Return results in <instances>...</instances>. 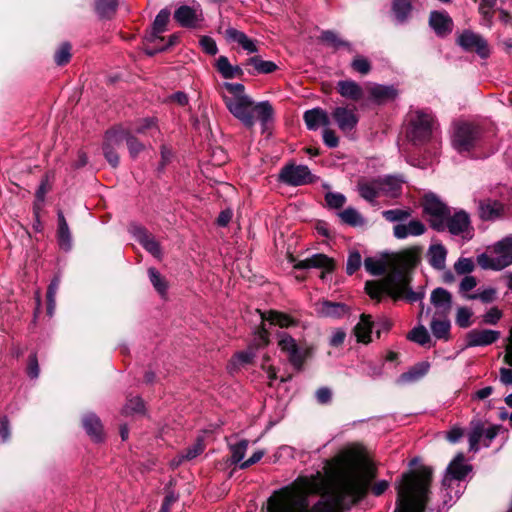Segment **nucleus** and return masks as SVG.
I'll list each match as a JSON object with an SVG mask.
<instances>
[{
    "instance_id": "1",
    "label": "nucleus",
    "mask_w": 512,
    "mask_h": 512,
    "mask_svg": "<svg viewBox=\"0 0 512 512\" xmlns=\"http://www.w3.org/2000/svg\"><path fill=\"white\" fill-rule=\"evenodd\" d=\"M325 472L299 476L268 499L267 512H336L346 498H361L369 483L358 463L340 458L326 461Z\"/></svg>"
},
{
    "instance_id": "2",
    "label": "nucleus",
    "mask_w": 512,
    "mask_h": 512,
    "mask_svg": "<svg viewBox=\"0 0 512 512\" xmlns=\"http://www.w3.org/2000/svg\"><path fill=\"white\" fill-rule=\"evenodd\" d=\"M422 248L410 247L396 253L388 254L384 259L367 257L364 267L373 276L384 277L378 281H367L365 290L367 294L379 300L386 293L394 300L403 299L409 303L421 302L425 296L422 287L414 291L410 287L411 271L421 261Z\"/></svg>"
},
{
    "instance_id": "3",
    "label": "nucleus",
    "mask_w": 512,
    "mask_h": 512,
    "mask_svg": "<svg viewBox=\"0 0 512 512\" xmlns=\"http://www.w3.org/2000/svg\"><path fill=\"white\" fill-rule=\"evenodd\" d=\"M222 98L228 111L238 119L246 128H252L256 121L265 126L273 117V108L268 101L255 103L245 93V87L241 83L225 82Z\"/></svg>"
},
{
    "instance_id": "4",
    "label": "nucleus",
    "mask_w": 512,
    "mask_h": 512,
    "mask_svg": "<svg viewBox=\"0 0 512 512\" xmlns=\"http://www.w3.org/2000/svg\"><path fill=\"white\" fill-rule=\"evenodd\" d=\"M432 471L424 467L419 472L406 473L397 486L394 512H424Z\"/></svg>"
},
{
    "instance_id": "5",
    "label": "nucleus",
    "mask_w": 512,
    "mask_h": 512,
    "mask_svg": "<svg viewBox=\"0 0 512 512\" xmlns=\"http://www.w3.org/2000/svg\"><path fill=\"white\" fill-rule=\"evenodd\" d=\"M482 137L481 129L466 121H458L453 124L451 133V145L458 153L463 154L475 149Z\"/></svg>"
},
{
    "instance_id": "6",
    "label": "nucleus",
    "mask_w": 512,
    "mask_h": 512,
    "mask_svg": "<svg viewBox=\"0 0 512 512\" xmlns=\"http://www.w3.org/2000/svg\"><path fill=\"white\" fill-rule=\"evenodd\" d=\"M477 263L483 269L502 270L512 264V235L498 241L491 255L481 254Z\"/></svg>"
},
{
    "instance_id": "7",
    "label": "nucleus",
    "mask_w": 512,
    "mask_h": 512,
    "mask_svg": "<svg viewBox=\"0 0 512 512\" xmlns=\"http://www.w3.org/2000/svg\"><path fill=\"white\" fill-rule=\"evenodd\" d=\"M422 207L430 226L438 232L444 231L445 219L450 214V208L434 193L424 195Z\"/></svg>"
},
{
    "instance_id": "8",
    "label": "nucleus",
    "mask_w": 512,
    "mask_h": 512,
    "mask_svg": "<svg viewBox=\"0 0 512 512\" xmlns=\"http://www.w3.org/2000/svg\"><path fill=\"white\" fill-rule=\"evenodd\" d=\"M434 117L427 111H416L410 121L408 137L414 145H422L432 138Z\"/></svg>"
},
{
    "instance_id": "9",
    "label": "nucleus",
    "mask_w": 512,
    "mask_h": 512,
    "mask_svg": "<svg viewBox=\"0 0 512 512\" xmlns=\"http://www.w3.org/2000/svg\"><path fill=\"white\" fill-rule=\"evenodd\" d=\"M445 230H448L453 236L460 237L464 242L471 240L474 236V228L471 225L470 217L464 210L455 211L447 216Z\"/></svg>"
},
{
    "instance_id": "10",
    "label": "nucleus",
    "mask_w": 512,
    "mask_h": 512,
    "mask_svg": "<svg viewBox=\"0 0 512 512\" xmlns=\"http://www.w3.org/2000/svg\"><path fill=\"white\" fill-rule=\"evenodd\" d=\"M279 179L290 186H301L313 183L315 177L306 165L289 164L281 169Z\"/></svg>"
},
{
    "instance_id": "11",
    "label": "nucleus",
    "mask_w": 512,
    "mask_h": 512,
    "mask_svg": "<svg viewBox=\"0 0 512 512\" xmlns=\"http://www.w3.org/2000/svg\"><path fill=\"white\" fill-rule=\"evenodd\" d=\"M278 338V345L281 351L286 353L290 364L296 370H301L305 361V352L298 347L295 339L289 334L280 333Z\"/></svg>"
},
{
    "instance_id": "12",
    "label": "nucleus",
    "mask_w": 512,
    "mask_h": 512,
    "mask_svg": "<svg viewBox=\"0 0 512 512\" xmlns=\"http://www.w3.org/2000/svg\"><path fill=\"white\" fill-rule=\"evenodd\" d=\"M457 43L465 51L476 52L481 58L489 56L487 41L480 35L470 30H465L457 39Z\"/></svg>"
},
{
    "instance_id": "13",
    "label": "nucleus",
    "mask_w": 512,
    "mask_h": 512,
    "mask_svg": "<svg viewBox=\"0 0 512 512\" xmlns=\"http://www.w3.org/2000/svg\"><path fill=\"white\" fill-rule=\"evenodd\" d=\"M337 92L346 100L365 104L366 85L362 86L354 80H340L336 86Z\"/></svg>"
},
{
    "instance_id": "14",
    "label": "nucleus",
    "mask_w": 512,
    "mask_h": 512,
    "mask_svg": "<svg viewBox=\"0 0 512 512\" xmlns=\"http://www.w3.org/2000/svg\"><path fill=\"white\" fill-rule=\"evenodd\" d=\"M332 117L338 128L344 133L353 131L359 122L355 109L344 106L336 107L332 111Z\"/></svg>"
},
{
    "instance_id": "15",
    "label": "nucleus",
    "mask_w": 512,
    "mask_h": 512,
    "mask_svg": "<svg viewBox=\"0 0 512 512\" xmlns=\"http://www.w3.org/2000/svg\"><path fill=\"white\" fill-rule=\"evenodd\" d=\"M471 469V466L465 463L464 455L457 454L447 467V473L442 482L443 486H450L454 480H463Z\"/></svg>"
},
{
    "instance_id": "16",
    "label": "nucleus",
    "mask_w": 512,
    "mask_h": 512,
    "mask_svg": "<svg viewBox=\"0 0 512 512\" xmlns=\"http://www.w3.org/2000/svg\"><path fill=\"white\" fill-rule=\"evenodd\" d=\"M500 338V332L490 329H473L467 333L466 346L478 347L488 346Z\"/></svg>"
},
{
    "instance_id": "17",
    "label": "nucleus",
    "mask_w": 512,
    "mask_h": 512,
    "mask_svg": "<svg viewBox=\"0 0 512 512\" xmlns=\"http://www.w3.org/2000/svg\"><path fill=\"white\" fill-rule=\"evenodd\" d=\"M397 95V91L393 86H385L376 83L366 84V102L373 101L376 103H384L393 100Z\"/></svg>"
},
{
    "instance_id": "18",
    "label": "nucleus",
    "mask_w": 512,
    "mask_h": 512,
    "mask_svg": "<svg viewBox=\"0 0 512 512\" xmlns=\"http://www.w3.org/2000/svg\"><path fill=\"white\" fill-rule=\"evenodd\" d=\"M427 231L425 224L418 220L412 219L408 223H398L393 227V236L396 239H406L408 237H417L423 235Z\"/></svg>"
},
{
    "instance_id": "19",
    "label": "nucleus",
    "mask_w": 512,
    "mask_h": 512,
    "mask_svg": "<svg viewBox=\"0 0 512 512\" xmlns=\"http://www.w3.org/2000/svg\"><path fill=\"white\" fill-rule=\"evenodd\" d=\"M380 195L388 198H398L402 194V186L405 182L400 176L387 175L378 177Z\"/></svg>"
},
{
    "instance_id": "20",
    "label": "nucleus",
    "mask_w": 512,
    "mask_h": 512,
    "mask_svg": "<svg viewBox=\"0 0 512 512\" xmlns=\"http://www.w3.org/2000/svg\"><path fill=\"white\" fill-rule=\"evenodd\" d=\"M295 269H310L320 268L324 271L321 274V278L325 277V272H331L334 268L333 261L324 254H314L304 260L298 261L294 264Z\"/></svg>"
},
{
    "instance_id": "21",
    "label": "nucleus",
    "mask_w": 512,
    "mask_h": 512,
    "mask_svg": "<svg viewBox=\"0 0 512 512\" xmlns=\"http://www.w3.org/2000/svg\"><path fill=\"white\" fill-rule=\"evenodd\" d=\"M131 233L135 239L154 257L161 256V248L156 239L145 228L141 226H133Z\"/></svg>"
},
{
    "instance_id": "22",
    "label": "nucleus",
    "mask_w": 512,
    "mask_h": 512,
    "mask_svg": "<svg viewBox=\"0 0 512 512\" xmlns=\"http://www.w3.org/2000/svg\"><path fill=\"white\" fill-rule=\"evenodd\" d=\"M448 250L441 243L431 244L427 250V261L429 265L438 271H442L446 268V258Z\"/></svg>"
},
{
    "instance_id": "23",
    "label": "nucleus",
    "mask_w": 512,
    "mask_h": 512,
    "mask_svg": "<svg viewBox=\"0 0 512 512\" xmlns=\"http://www.w3.org/2000/svg\"><path fill=\"white\" fill-rule=\"evenodd\" d=\"M429 24L438 36H445L452 31L453 21L446 12L432 11Z\"/></svg>"
},
{
    "instance_id": "24",
    "label": "nucleus",
    "mask_w": 512,
    "mask_h": 512,
    "mask_svg": "<svg viewBox=\"0 0 512 512\" xmlns=\"http://www.w3.org/2000/svg\"><path fill=\"white\" fill-rule=\"evenodd\" d=\"M225 39L229 43H237L248 53L258 52L256 42L249 38L244 32L229 27L225 30Z\"/></svg>"
},
{
    "instance_id": "25",
    "label": "nucleus",
    "mask_w": 512,
    "mask_h": 512,
    "mask_svg": "<svg viewBox=\"0 0 512 512\" xmlns=\"http://www.w3.org/2000/svg\"><path fill=\"white\" fill-rule=\"evenodd\" d=\"M201 13L194 7L187 5L180 6L174 13L175 20L182 26L192 28L197 25L200 20Z\"/></svg>"
},
{
    "instance_id": "26",
    "label": "nucleus",
    "mask_w": 512,
    "mask_h": 512,
    "mask_svg": "<svg viewBox=\"0 0 512 512\" xmlns=\"http://www.w3.org/2000/svg\"><path fill=\"white\" fill-rule=\"evenodd\" d=\"M478 212L482 220L493 221L501 216L503 205L497 200H482L479 202Z\"/></svg>"
},
{
    "instance_id": "27",
    "label": "nucleus",
    "mask_w": 512,
    "mask_h": 512,
    "mask_svg": "<svg viewBox=\"0 0 512 512\" xmlns=\"http://www.w3.org/2000/svg\"><path fill=\"white\" fill-rule=\"evenodd\" d=\"M431 303L437 313L446 315L452 307V295L444 288H436L431 293Z\"/></svg>"
},
{
    "instance_id": "28",
    "label": "nucleus",
    "mask_w": 512,
    "mask_h": 512,
    "mask_svg": "<svg viewBox=\"0 0 512 512\" xmlns=\"http://www.w3.org/2000/svg\"><path fill=\"white\" fill-rule=\"evenodd\" d=\"M303 118L309 130H317L320 126H328L330 124L328 113L321 108L307 110Z\"/></svg>"
},
{
    "instance_id": "29",
    "label": "nucleus",
    "mask_w": 512,
    "mask_h": 512,
    "mask_svg": "<svg viewBox=\"0 0 512 512\" xmlns=\"http://www.w3.org/2000/svg\"><path fill=\"white\" fill-rule=\"evenodd\" d=\"M374 329V322L371 320L370 315L362 314L360 321L354 328V335L357 342L367 344L371 342V334Z\"/></svg>"
},
{
    "instance_id": "30",
    "label": "nucleus",
    "mask_w": 512,
    "mask_h": 512,
    "mask_svg": "<svg viewBox=\"0 0 512 512\" xmlns=\"http://www.w3.org/2000/svg\"><path fill=\"white\" fill-rule=\"evenodd\" d=\"M58 229L57 240L60 248L64 251H69L72 248V235L68 223L62 211H58Z\"/></svg>"
},
{
    "instance_id": "31",
    "label": "nucleus",
    "mask_w": 512,
    "mask_h": 512,
    "mask_svg": "<svg viewBox=\"0 0 512 512\" xmlns=\"http://www.w3.org/2000/svg\"><path fill=\"white\" fill-rule=\"evenodd\" d=\"M357 191L359 195L366 201L373 203L380 195L378 179H361L357 183Z\"/></svg>"
},
{
    "instance_id": "32",
    "label": "nucleus",
    "mask_w": 512,
    "mask_h": 512,
    "mask_svg": "<svg viewBox=\"0 0 512 512\" xmlns=\"http://www.w3.org/2000/svg\"><path fill=\"white\" fill-rule=\"evenodd\" d=\"M83 427L86 433L94 440L101 441L103 439L102 424L94 413H87L82 419Z\"/></svg>"
},
{
    "instance_id": "33",
    "label": "nucleus",
    "mask_w": 512,
    "mask_h": 512,
    "mask_svg": "<svg viewBox=\"0 0 512 512\" xmlns=\"http://www.w3.org/2000/svg\"><path fill=\"white\" fill-rule=\"evenodd\" d=\"M128 128L123 126L114 127L105 134L103 146L117 150L127 140Z\"/></svg>"
},
{
    "instance_id": "34",
    "label": "nucleus",
    "mask_w": 512,
    "mask_h": 512,
    "mask_svg": "<svg viewBox=\"0 0 512 512\" xmlns=\"http://www.w3.org/2000/svg\"><path fill=\"white\" fill-rule=\"evenodd\" d=\"M317 311L325 317L340 318L348 312V307L339 302L323 301L318 304Z\"/></svg>"
},
{
    "instance_id": "35",
    "label": "nucleus",
    "mask_w": 512,
    "mask_h": 512,
    "mask_svg": "<svg viewBox=\"0 0 512 512\" xmlns=\"http://www.w3.org/2000/svg\"><path fill=\"white\" fill-rule=\"evenodd\" d=\"M427 362H421L411 368L408 372L402 373L396 380L397 384L404 385L421 379L429 370Z\"/></svg>"
},
{
    "instance_id": "36",
    "label": "nucleus",
    "mask_w": 512,
    "mask_h": 512,
    "mask_svg": "<svg viewBox=\"0 0 512 512\" xmlns=\"http://www.w3.org/2000/svg\"><path fill=\"white\" fill-rule=\"evenodd\" d=\"M170 18V11L168 9H162L156 16L153 22V32L150 36L149 41L156 44V42L163 41L164 39L160 36L166 30Z\"/></svg>"
},
{
    "instance_id": "37",
    "label": "nucleus",
    "mask_w": 512,
    "mask_h": 512,
    "mask_svg": "<svg viewBox=\"0 0 512 512\" xmlns=\"http://www.w3.org/2000/svg\"><path fill=\"white\" fill-rule=\"evenodd\" d=\"M412 11L410 0H394L392 3V12L398 23H404L409 18Z\"/></svg>"
},
{
    "instance_id": "38",
    "label": "nucleus",
    "mask_w": 512,
    "mask_h": 512,
    "mask_svg": "<svg viewBox=\"0 0 512 512\" xmlns=\"http://www.w3.org/2000/svg\"><path fill=\"white\" fill-rule=\"evenodd\" d=\"M497 0H481L479 3L478 11L481 15V25L491 27L494 17V7Z\"/></svg>"
},
{
    "instance_id": "39",
    "label": "nucleus",
    "mask_w": 512,
    "mask_h": 512,
    "mask_svg": "<svg viewBox=\"0 0 512 512\" xmlns=\"http://www.w3.org/2000/svg\"><path fill=\"white\" fill-rule=\"evenodd\" d=\"M483 437V424L480 421H472L470 432L468 434L469 450L477 452L479 450V442Z\"/></svg>"
},
{
    "instance_id": "40",
    "label": "nucleus",
    "mask_w": 512,
    "mask_h": 512,
    "mask_svg": "<svg viewBox=\"0 0 512 512\" xmlns=\"http://www.w3.org/2000/svg\"><path fill=\"white\" fill-rule=\"evenodd\" d=\"M412 215V210L410 208L406 209H390L384 210L382 212L383 218L392 223H403L405 220L409 219Z\"/></svg>"
},
{
    "instance_id": "41",
    "label": "nucleus",
    "mask_w": 512,
    "mask_h": 512,
    "mask_svg": "<svg viewBox=\"0 0 512 512\" xmlns=\"http://www.w3.org/2000/svg\"><path fill=\"white\" fill-rule=\"evenodd\" d=\"M261 319H266L271 324L279 325L282 328L290 327L296 324V321L291 316L278 311H270L267 317H264L262 314Z\"/></svg>"
},
{
    "instance_id": "42",
    "label": "nucleus",
    "mask_w": 512,
    "mask_h": 512,
    "mask_svg": "<svg viewBox=\"0 0 512 512\" xmlns=\"http://www.w3.org/2000/svg\"><path fill=\"white\" fill-rule=\"evenodd\" d=\"M254 357H255V352L252 347H249L245 351L238 352L235 354L233 359L230 361L229 369L232 371V370L238 369L240 366L249 364L252 362Z\"/></svg>"
},
{
    "instance_id": "43",
    "label": "nucleus",
    "mask_w": 512,
    "mask_h": 512,
    "mask_svg": "<svg viewBox=\"0 0 512 512\" xmlns=\"http://www.w3.org/2000/svg\"><path fill=\"white\" fill-rule=\"evenodd\" d=\"M338 215L341 218L342 222L353 227L361 226L365 222L362 215L352 207L346 208L345 210L341 211Z\"/></svg>"
},
{
    "instance_id": "44",
    "label": "nucleus",
    "mask_w": 512,
    "mask_h": 512,
    "mask_svg": "<svg viewBox=\"0 0 512 512\" xmlns=\"http://www.w3.org/2000/svg\"><path fill=\"white\" fill-rule=\"evenodd\" d=\"M248 440L242 439L237 443H229V448L231 451V462L234 464L242 463V460L245 457L247 448H248Z\"/></svg>"
},
{
    "instance_id": "45",
    "label": "nucleus",
    "mask_w": 512,
    "mask_h": 512,
    "mask_svg": "<svg viewBox=\"0 0 512 512\" xmlns=\"http://www.w3.org/2000/svg\"><path fill=\"white\" fill-rule=\"evenodd\" d=\"M247 64L252 65L259 74H269L277 69V65L274 62L262 60L257 56L249 58Z\"/></svg>"
},
{
    "instance_id": "46",
    "label": "nucleus",
    "mask_w": 512,
    "mask_h": 512,
    "mask_svg": "<svg viewBox=\"0 0 512 512\" xmlns=\"http://www.w3.org/2000/svg\"><path fill=\"white\" fill-rule=\"evenodd\" d=\"M431 330L436 338L446 339L450 330V322L446 319L434 318L431 322Z\"/></svg>"
},
{
    "instance_id": "47",
    "label": "nucleus",
    "mask_w": 512,
    "mask_h": 512,
    "mask_svg": "<svg viewBox=\"0 0 512 512\" xmlns=\"http://www.w3.org/2000/svg\"><path fill=\"white\" fill-rule=\"evenodd\" d=\"M148 276L156 291L160 295H164L167 290V283L161 274L155 268L151 267L148 269Z\"/></svg>"
},
{
    "instance_id": "48",
    "label": "nucleus",
    "mask_w": 512,
    "mask_h": 512,
    "mask_svg": "<svg viewBox=\"0 0 512 512\" xmlns=\"http://www.w3.org/2000/svg\"><path fill=\"white\" fill-rule=\"evenodd\" d=\"M497 291L495 288L488 287L483 290L478 289L477 292L468 295V300H480L482 303H492L496 299Z\"/></svg>"
},
{
    "instance_id": "49",
    "label": "nucleus",
    "mask_w": 512,
    "mask_h": 512,
    "mask_svg": "<svg viewBox=\"0 0 512 512\" xmlns=\"http://www.w3.org/2000/svg\"><path fill=\"white\" fill-rule=\"evenodd\" d=\"M118 0H96L95 7L101 17L110 16L116 11Z\"/></svg>"
},
{
    "instance_id": "50",
    "label": "nucleus",
    "mask_w": 512,
    "mask_h": 512,
    "mask_svg": "<svg viewBox=\"0 0 512 512\" xmlns=\"http://www.w3.org/2000/svg\"><path fill=\"white\" fill-rule=\"evenodd\" d=\"M408 338L422 346L430 342V335L424 326L415 327L410 331Z\"/></svg>"
},
{
    "instance_id": "51",
    "label": "nucleus",
    "mask_w": 512,
    "mask_h": 512,
    "mask_svg": "<svg viewBox=\"0 0 512 512\" xmlns=\"http://www.w3.org/2000/svg\"><path fill=\"white\" fill-rule=\"evenodd\" d=\"M475 268L474 261L471 258L460 257L454 264V270L459 275H467Z\"/></svg>"
},
{
    "instance_id": "52",
    "label": "nucleus",
    "mask_w": 512,
    "mask_h": 512,
    "mask_svg": "<svg viewBox=\"0 0 512 512\" xmlns=\"http://www.w3.org/2000/svg\"><path fill=\"white\" fill-rule=\"evenodd\" d=\"M126 144L131 157L135 158L144 149V145L133 135V131L128 128Z\"/></svg>"
},
{
    "instance_id": "53",
    "label": "nucleus",
    "mask_w": 512,
    "mask_h": 512,
    "mask_svg": "<svg viewBox=\"0 0 512 512\" xmlns=\"http://www.w3.org/2000/svg\"><path fill=\"white\" fill-rule=\"evenodd\" d=\"M351 67L361 75H367L371 70L370 62L363 56H356L351 62Z\"/></svg>"
},
{
    "instance_id": "54",
    "label": "nucleus",
    "mask_w": 512,
    "mask_h": 512,
    "mask_svg": "<svg viewBox=\"0 0 512 512\" xmlns=\"http://www.w3.org/2000/svg\"><path fill=\"white\" fill-rule=\"evenodd\" d=\"M71 46L69 43H63L55 52L54 59L57 65L63 66L67 64L71 58Z\"/></svg>"
},
{
    "instance_id": "55",
    "label": "nucleus",
    "mask_w": 512,
    "mask_h": 512,
    "mask_svg": "<svg viewBox=\"0 0 512 512\" xmlns=\"http://www.w3.org/2000/svg\"><path fill=\"white\" fill-rule=\"evenodd\" d=\"M362 257L358 251H351L349 253L347 264H346V272L349 275L354 274L361 266Z\"/></svg>"
},
{
    "instance_id": "56",
    "label": "nucleus",
    "mask_w": 512,
    "mask_h": 512,
    "mask_svg": "<svg viewBox=\"0 0 512 512\" xmlns=\"http://www.w3.org/2000/svg\"><path fill=\"white\" fill-rule=\"evenodd\" d=\"M144 409V403L140 397H132L128 399L126 405L123 407V413L126 415L132 413H141Z\"/></svg>"
},
{
    "instance_id": "57",
    "label": "nucleus",
    "mask_w": 512,
    "mask_h": 512,
    "mask_svg": "<svg viewBox=\"0 0 512 512\" xmlns=\"http://www.w3.org/2000/svg\"><path fill=\"white\" fill-rule=\"evenodd\" d=\"M476 286V278L471 275H466L459 284V293L467 299V296L470 295L469 292L472 291Z\"/></svg>"
},
{
    "instance_id": "58",
    "label": "nucleus",
    "mask_w": 512,
    "mask_h": 512,
    "mask_svg": "<svg viewBox=\"0 0 512 512\" xmlns=\"http://www.w3.org/2000/svg\"><path fill=\"white\" fill-rule=\"evenodd\" d=\"M148 130H158L156 120L154 118H144L139 120L132 131L138 134H144Z\"/></svg>"
},
{
    "instance_id": "59",
    "label": "nucleus",
    "mask_w": 512,
    "mask_h": 512,
    "mask_svg": "<svg viewBox=\"0 0 512 512\" xmlns=\"http://www.w3.org/2000/svg\"><path fill=\"white\" fill-rule=\"evenodd\" d=\"M325 200H326L327 205L330 208L338 209V208H341L345 204L346 197L341 193L328 192L325 195Z\"/></svg>"
},
{
    "instance_id": "60",
    "label": "nucleus",
    "mask_w": 512,
    "mask_h": 512,
    "mask_svg": "<svg viewBox=\"0 0 512 512\" xmlns=\"http://www.w3.org/2000/svg\"><path fill=\"white\" fill-rule=\"evenodd\" d=\"M321 40L325 43H327L328 45L334 47V48H339L341 46H346L348 45L346 42L342 41L338 35L336 33H334L333 31H323L321 33Z\"/></svg>"
},
{
    "instance_id": "61",
    "label": "nucleus",
    "mask_w": 512,
    "mask_h": 512,
    "mask_svg": "<svg viewBox=\"0 0 512 512\" xmlns=\"http://www.w3.org/2000/svg\"><path fill=\"white\" fill-rule=\"evenodd\" d=\"M472 316V312L470 309L466 307H459L457 309L456 315V323L461 328H467L470 326V318Z\"/></svg>"
},
{
    "instance_id": "62",
    "label": "nucleus",
    "mask_w": 512,
    "mask_h": 512,
    "mask_svg": "<svg viewBox=\"0 0 512 512\" xmlns=\"http://www.w3.org/2000/svg\"><path fill=\"white\" fill-rule=\"evenodd\" d=\"M231 67L232 65L226 56H220L216 61V68L225 79H231Z\"/></svg>"
},
{
    "instance_id": "63",
    "label": "nucleus",
    "mask_w": 512,
    "mask_h": 512,
    "mask_svg": "<svg viewBox=\"0 0 512 512\" xmlns=\"http://www.w3.org/2000/svg\"><path fill=\"white\" fill-rule=\"evenodd\" d=\"M501 317L502 311L497 307H492L483 315V322L485 324L495 325L498 323Z\"/></svg>"
},
{
    "instance_id": "64",
    "label": "nucleus",
    "mask_w": 512,
    "mask_h": 512,
    "mask_svg": "<svg viewBox=\"0 0 512 512\" xmlns=\"http://www.w3.org/2000/svg\"><path fill=\"white\" fill-rule=\"evenodd\" d=\"M200 46L203 51L209 55H215L218 52L216 42L209 36H203L200 39Z\"/></svg>"
}]
</instances>
